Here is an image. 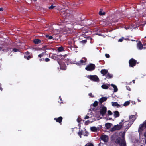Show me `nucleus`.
Returning <instances> with one entry per match:
<instances>
[{
    "label": "nucleus",
    "mask_w": 146,
    "mask_h": 146,
    "mask_svg": "<svg viewBox=\"0 0 146 146\" xmlns=\"http://www.w3.org/2000/svg\"><path fill=\"white\" fill-rule=\"evenodd\" d=\"M113 77V75L110 74V73H108L107 75L106 76V78L108 79H110L111 78Z\"/></svg>",
    "instance_id": "aec40b11"
},
{
    "label": "nucleus",
    "mask_w": 146,
    "mask_h": 146,
    "mask_svg": "<svg viewBox=\"0 0 146 146\" xmlns=\"http://www.w3.org/2000/svg\"><path fill=\"white\" fill-rule=\"evenodd\" d=\"M130 102L129 101H127L125 102L124 104V106H127L129 104Z\"/></svg>",
    "instance_id": "c756f323"
},
{
    "label": "nucleus",
    "mask_w": 146,
    "mask_h": 146,
    "mask_svg": "<svg viewBox=\"0 0 146 146\" xmlns=\"http://www.w3.org/2000/svg\"><path fill=\"white\" fill-rule=\"evenodd\" d=\"M124 38L122 37L121 38H120L119 40V41L122 42Z\"/></svg>",
    "instance_id": "a18cd8bd"
},
{
    "label": "nucleus",
    "mask_w": 146,
    "mask_h": 146,
    "mask_svg": "<svg viewBox=\"0 0 146 146\" xmlns=\"http://www.w3.org/2000/svg\"><path fill=\"white\" fill-rule=\"evenodd\" d=\"M105 56L106 58H108L110 57V55L109 54H105Z\"/></svg>",
    "instance_id": "ea45409f"
},
{
    "label": "nucleus",
    "mask_w": 146,
    "mask_h": 146,
    "mask_svg": "<svg viewBox=\"0 0 146 146\" xmlns=\"http://www.w3.org/2000/svg\"><path fill=\"white\" fill-rule=\"evenodd\" d=\"M90 129L92 131L96 132L97 130V128L95 127H91Z\"/></svg>",
    "instance_id": "a878e982"
},
{
    "label": "nucleus",
    "mask_w": 146,
    "mask_h": 146,
    "mask_svg": "<svg viewBox=\"0 0 146 146\" xmlns=\"http://www.w3.org/2000/svg\"><path fill=\"white\" fill-rule=\"evenodd\" d=\"M88 95L91 97L93 98L94 97V96L91 93H89Z\"/></svg>",
    "instance_id": "4c0bfd02"
},
{
    "label": "nucleus",
    "mask_w": 146,
    "mask_h": 146,
    "mask_svg": "<svg viewBox=\"0 0 146 146\" xmlns=\"http://www.w3.org/2000/svg\"><path fill=\"white\" fill-rule=\"evenodd\" d=\"M84 136H87L88 135H84Z\"/></svg>",
    "instance_id": "0e129e2a"
},
{
    "label": "nucleus",
    "mask_w": 146,
    "mask_h": 146,
    "mask_svg": "<svg viewBox=\"0 0 146 146\" xmlns=\"http://www.w3.org/2000/svg\"><path fill=\"white\" fill-rule=\"evenodd\" d=\"M81 42L82 43H86L87 42V40H82L81 41Z\"/></svg>",
    "instance_id": "37998d69"
},
{
    "label": "nucleus",
    "mask_w": 146,
    "mask_h": 146,
    "mask_svg": "<svg viewBox=\"0 0 146 146\" xmlns=\"http://www.w3.org/2000/svg\"><path fill=\"white\" fill-rule=\"evenodd\" d=\"M96 68L95 65L92 63H90L85 68V69L87 71H92L94 70Z\"/></svg>",
    "instance_id": "7ed1b4c3"
},
{
    "label": "nucleus",
    "mask_w": 146,
    "mask_h": 146,
    "mask_svg": "<svg viewBox=\"0 0 146 146\" xmlns=\"http://www.w3.org/2000/svg\"><path fill=\"white\" fill-rule=\"evenodd\" d=\"M111 85L114 88V92H116L117 91L118 89V88H117V86L115 85L111 84Z\"/></svg>",
    "instance_id": "b1692460"
},
{
    "label": "nucleus",
    "mask_w": 146,
    "mask_h": 146,
    "mask_svg": "<svg viewBox=\"0 0 146 146\" xmlns=\"http://www.w3.org/2000/svg\"><path fill=\"white\" fill-rule=\"evenodd\" d=\"M15 2H19L20 0H13Z\"/></svg>",
    "instance_id": "5fc2aeb1"
},
{
    "label": "nucleus",
    "mask_w": 146,
    "mask_h": 146,
    "mask_svg": "<svg viewBox=\"0 0 146 146\" xmlns=\"http://www.w3.org/2000/svg\"><path fill=\"white\" fill-rule=\"evenodd\" d=\"M112 125V124L110 123H107L105 124V126L107 129H109L111 127Z\"/></svg>",
    "instance_id": "412c9836"
},
{
    "label": "nucleus",
    "mask_w": 146,
    "mask_h": 146,
    "mask_svg": "<svg viewBox=\"0 0 146 146\" xmlns=\"http://www.w3.org/2000/svg\"><path fill=\"white\" fill-rule=\"evenodd\" d=\"M13 51L14 52H17L19 51V50L16 48H14L13 49Z\"/></svg>",
    "instance_id": "a19ab883"
},
{
    "label": "nucleus",
    "mask_w": 146,
    "mask_h": 146,
    "mask_svg": "<svg viewBox=\"0 0 146 146\" xmlns=\"http://www.w3.org/2000/svg\"><path fill=\"white\" fill-rule=\"evenodd\" d=\"M100 138L101 139L103 140L104 142H107L108 141V136L106 135H102Z\"/></svg>",
    "instance_id": "4468645a"
},
{
    "label": "nucleus",
    "mask_w": 146,
    "mask_h": 146,
    "mask_svg": "<svg viewBox=\"0 0 146 146\" xmlns=\"http://www.w3.org/2000/svg\"><path fill=\"white\" fill-rule=\"evenodd\" d=\"M54 120H55L57 122L59 123L61 125L62 124V122L63 120V118L61 116H60L58 118H55Z\"/></svg>",
    "instance_id": "ddd939ff"
},
{
    "label": "nucleus",
    "mask_w": 146,
    "mask_h": 146,
    "mask_svg": "<svg viewBox=\"0 0 146 146\" xmlns=\"http://www.w3.org/2000/svg\"><path fill=\"white\" fill-rule=\"evenodd\" d=\"M82 19L80 17V18H79L78 19V21H82Z\"/></svg>",
    "instance_id": "3c124183"
},
{
    "label": "nucleus",
    "mask_w": 146,
    "mask_h": 146,
    "mask_svg": "<svg viewBox=\"0 0 146 146\" xmlns=\"http://www.w3.org/2000/svg\"><path fill=\"white\" fill-rule=\"evenodd\" d=\"M2 49V48L0 47V50H1Z\"/></svg>",
    "instance_id": "e2e57ef3"
},
{
    "label": "nucleus",
    "mask_w": 146,
    "mask_h": 146,
    "mask_svg": "<svg viewBox=\"0 0 146 146\" xmlns=\"http://www.w3.org/2000/svg\"><path fill=\"white\" fill-rule=\"evenodd\" d=\"M137 48L139 49H142L143 48V46L140 41H139L137 43Z\"/></svg>",
    "instance_id": "f3484780"
},
{
    "label": "nucleus",
    "mask_w": 146,
    "mask_h": 146,
    "mask_svg": "<svg viewBox=\"0 0 146 146\" xmlns=\"http://www.w3.org/2000/svg\"><path fill=\"white\" fill-rule=\"evenodd\" d=\"M144 135L145 137L146 138V132H145L144 133Z\"/></svg>",
    "instance_id": "603ef678"
},
{
    "label": "nucleus",
    "mask_w": 146,
    "mask_h": 146,
    "mask_svg": "<svg viewBox=\"0 0 146 146\" xmlns=\"http://www.w3.org/2000/svg\"><path fill=\"white\" fill-rule=\"evenodd\" d=\"M114 116L115 118H117L119 117L120 114L119 112L117 111H115L113 112Z\"/></svg>",
    "instance_id": "a211bd4d"
},
{
    "label": "nucleus",
    "mask_w": 146,
    "mask_h": 146,
    "mask_svg": "<svg viewBox=\"0 0 146 146\" xmlns=\"http://www.w3.org/2000/svg\"><path fill=\"white\" fill-rule=\"evenodd\" d=\"M82 131H79L78 133V135L80 136V138H81V135H82Z\"/></svg>",
    "instance_id": "7c9ffc66"
},
{
    "label": "nucleus",
    "mask_w": 146,
    "mask_h": 146,
    "mask_svg": "<svg viewBox=\"0 0 146 146\" xmlns=\"http://www.w3.org/2000/svg\"><path fill=\"white\" fill-rule=\"evenodd\" d=\"M41 42L40 40L39 39H36L34 40L33 42L35 44H38Z\"/></svg>",
    "instance_id": "5701e85b"
},
{
    "label": "nucleus",
    "mask_w": 146,
    "mask_h": 146,
    "mask_svg": "<svg viewBox=\"0 0 146 146\" xmlns=\"http://www.w3.org/2000/svg\"><path fill=\"white\" fill-rule=\"evenodd\" d=\"M110 86V85L107 84H103L102 85L101 87L102 88L105 89H107Z\"/></svg>",
    "instance_id": "6ab92c4d"
},
{
    "label": "nucleus",
    "mask_w": 146,
    "mask_h": 146,
    "mask_svg": "<svg viewBox=\"0 0 146 146\" xmlns=\"http://www.w3.org/2000/svg\"><path fill=\"white\" fill-rule=\"evenodd\" d=\"M50 59L48 58H47L45 59V61L46 62H49V61H50Z\"/></svg>",
    "instance_id": "79ce46f5"
},
{
    "label": "nucleus",
    "mask_w": 146,
    "mask_h": 146,
    "mask_svg": "<svg viewBox=\"0 0 146 146\" xmlns=\"http://www.w3.org/2000/svg\"><path fill=\"white\" fill-rule=\"evenodd\" d=\"M132 82L134 83H135V80H133L132 81Z\"/></svg>",
    "instance_id": "bf43d9fd"
},
{
    "label": "nucleus",
    "mask_w": 146,
    "mask_h": 146,
    "mask_svg": "<svg viewBox=\"0 0 146 146\" xmlns=\"http://www.w3.org/2000/svg\"><path fill=\"white\" fill-rule=\"evenodd\" d=\"M81 2H82V1H79V2H78V3H79V4H81Z\"/></svg>",
    "instance_id": "4d7b16f0"
},
{
    "label": "nucleus",
    "mask_w": 146,
    "mask_h": 146,
    "mask_svg": "<svg viewBox=\"0 0 146 146\" xmlns=\"http://www.w3.org/2000/svg\"><path fill=\"white\" fill-rule=\"evenodd\" d=\"M107 97H102L99 99V101L100 104H102L103 102L106 101Z\"/></svg>",
    "instance_id": "2eb2a0df"
},
{
    "label": "nucleus",
    "mask_w": 146,
    "mask_h": 146,
    "mask_svg": "<svg viewBox=\"0 0 146 146\" xmlns=\"http://www.w3.org/2000/svg\"><path fill=\"white\" fill-rule=\"evenodd\" d=\"M116 130H117L116 129V128L115 126H114L111 129V131H115Z\"/></svg>",
    "instance_id": "f704fd0d"
},
{
    "label": "nucleus",
    "mask_w": 146,
    "mask_h": 146,
    "mask_svg": "<svg viewBox=\"0 0 146 146\" xmlns=\"http://www.w3.org/2000/svg\"><path fill=\"white\" fill-rule=\"evenodd\" d=\"M105 14V12H102L101 11H100L99 12V14L100 15H104Z\"/></svg>",
    "instance_id": "c9c22d12"
},
{
    "label": "nucleus",
    "mask_w": 146,
    "mask_h": 146,
    "mask_svg": "<svg viewBox=\"0 0 146 146\" xmlns=\"http://www.w3.org/2000/svg\"><path fill=\"white\" fill-rule=\"evenodd\" d=\"M86 60L87 59L86 58H83L82 59L80 60V62L74 63L73 64H75L76 65L78 66H80L81 65H85L86 62Z\"/></svg>",
    "instance_id": "39448f33"
},
{
    "label": "nucleus",
    "mask_w": 146,
    "mask_h": 146,
    "mask_svg": "<svg viewBox=\"0 0 146 146\" xmlns=\"http://www.w3.org/2000/svg\"><path fill=\"white\" fill-rule=\"evenodd\" d=\"M108 71L107 70L102 69L101 70L100 72L103 76L105 75L108 73Z\"/></svg>",
    "instance_id": "dca6fc26"
},
{
    "label": "nucleus",
    "mask_w": 146,
    "mask_h": 146,
    "mask_svg": "<svg viewBox=\"0 0 146 146\" xmlns=\"http://www.w3.org/2000/svg\"><path fill=\"white\" fill-rule=\"evenodd\" d=\"M25 55L24 56L25 58L29 60L33 57L32 54H31L29 52L27 51L25 53Z\"/></svg>",
    "instance_id": "1a4fd4ad"
},
{
    "label": "nucleus",
    "mask_w": 146,
    "mask_h": 146,
    "mask_svg": "<svg viewBox=\"0 0 146 146\" xmlns=\"http://www.w3.org/2000/svg\"><path fill=\"white\" fill-rule=\"evenodd\" d=\"M87 78L90 79L91 80L95 82H99V79L98 77L96 75H88L87 76Z\"/></svg>",
    "instance_id": "20e7f679"
},
{
    "label": "nucleus",
    "mask_w": 146,
    "mask_h": 146,
    "mask_svg": "<svg viewBox=\"0 0 146 146\" xmlns=\"http://www.w3.org/2000/svg\"><path fill=\"white\" fill-rule=\"evenodd\" d=\"M108 115H111L113 114L112 112L110 110L108 111Z\"/></svg>",
    "instance_id": "72a5a7b5"
},
{
    "label": "nucleus",
    "mask_w": 146,
    "mask_h": 146,
    "mask_svg": "<svg viewBox=\"0 0 146 146\" xmlns=\"http://www.w3.org/2000/svg\"><path fill=\"white\" fill-rule=\"evenodd\" d=\"M61 15H62L63 19L61 20V22L66 23L68 21V20L73 17L72 15L71 14V11L68 9L61 10Z\"/></svg>",
    "instance_id": "f257e3e1"
},
{
    "label": "nucleus",
    "mask_w": 146,
    "mask_h": 146,
    "mask_svg": "<svg viewBox=\"0 0 146 146\" xmlns=\"http://www.w3.org/2000/svg\"><path fill=\"white\" fill-rule=\"evenodd\" d=\"M74 48H78V47L76 45H74Z\"/></svg>",
    "instance_id": "864d4df0"
},
{
    "label": "nucleus",
    "mask_w": 146,
    "mask_h": 146,
    "mask_svg": "<svg viewBox=\"0 0 146 146\" xmlns=\"http://www.w3.org/2000/svg\"><path fill=\"white\" fill-rule=\"evenodd\" d=\"M125 132H123L121 133V136L122 137V138L123 139L125 138Z\"/></svg>",
    "instance_id": "473e14b6"
},
{
    "label": "nucleus",
    "mask_w": 146,
    "mask_h": 146,
    "mask_svg": "<svg viewBox=\"0 0 146 146\" xmlns=\"http://www.w3.org/2000/svg\"><path fill=\"white\" fill-rule=\"evenodd\" d=\"M144 38H146V36L145 37H144Z\"/></svg>",
    "instance_id": "338daca9"
},
{
    "label": "nucleus",
    "mask_w": 146,
    "mask_h": 146,
    "mask_svg": "<svg viewBox=\"0 0 146 146\" xmlns=\"http://www.w3.org/2000/svg\"><path fill=\"white\" fill-rule=\"evenodd\" d=\"M138 101L139 102H140V100H139V99H138Z\"/></svg>",
    "instance_id": "052dcab7"
},
{
    "label": "nucleus",
    "mask_w": 146,
    "mask_h": 146,
    "mask_svg": "<svg viewBox=\"0 0 146 146\" xmlns=\"http://www.w3.org/2000/svg\"><path fill=\"white\" fill-rule=\"evenodd\" d=\"M89 118V116H87V115H86L85 116V117H84V119H88Z\"/></svg>",
    "instance_id": "de8ad7c7"
},
{
    "label": "nucleus",
    "mask_w": 146,
    "mask_h": 146,
    "mask_svg": "<svg viewBox=\"0 0 146 146\" xmlns=\"http://www.w3.org/2000/svg\"><path fill=\"white\" fill-rule=\"evenodd\" d=\"M46 38H48L49 39H52L53 37L51 36H49L48 35H46Z\"/></svg>",
    "instance_id": "2f4dec72"
},
{
    "label": "nucleus",
    "mask_w": 146,
    "mask_h": 146,
    "mask_svg": "<svg viewBox=\"0 0 146 146\" xmlns=\"http://www.w3.org/2000/svg\"><path fill=\"white\" fill-rule=\"evenodd\" d=\"M49 56H50L51 58L54 60H56L58 63L60 64L59 61L60 60V59L59 58V56L58 55L55 54H52L51 55H50Z\"/></svg>",
    "instance_id": "9d476101"
},
{
    "label": "nucleus",
    "mask_w": 146,
    "mask_h": 146,
    "mask_svg": "<svg viewBox=\"0 0 146 146\" xmlns=\"http://www.w3.org/2000/svg\"><path fill=\"white\" fill-rule=\"evenodd\" d=\"M111 119H112L111 118H109V119L111 120Z\"/></svg>",
    "instance_id": "69168bd1"
},
{
    "label": "nucleus",
    "mask_w": 146,
    "mask_h": 146,
    "mask_svg": "<svg viewBox=\"0 0 146 146\" xmlns=\"http://www.w3.org/2000/svg\"><path fill=\"white\" fill-rule=\"evenodd\" d=\"M137 63V61L133 58L131 59L129 61V66L133 67L135 66Z\"/></svg>",
    "instance_id": "0eeeda50"
},
{
    "label": "nucleus",
    "mask_w": 146,
    "mask_h": 146,
    "mask_svg": "<svg viewBox=\"0 0 146 146\" xmlns=\"http://www.w3.org/2000/svg\"><path fill=\"white\" fill-rule=\"evenodd\" d=\"M129 119L130 121H132V123H133V122L135 119V115H131L129 117Z\"/></svg>",
    "instance_id": "4be33fe9"
},
{
    "label": "nucleus",
    "mask_w": 146,
    "mask_h": 146,
    "mask_svg": "<svg viewBox=\"0 0 146 146\" xmlns=\"http://www.w3.org/2000/svg\"><path fill=\"white\" fill-rule=\"evenodd\" d=\"M78 126H79V127H80V124H78Z\"/></svg>",
    "instance_id": "680f3d73"
},
{
    "label": "nucleus",
    "mask_w": 146,
    "mask_h": 146,
    "mask_svg": "<svg viewBox=\"0 0 146 146\" xmlns=\"http://www.w3.org/2000/svg\"><path fill=\"white\" fill-rule=\"evenodd\" d=\"M3 9L2 8H0V11H3Z\"/></svg>",
    "instance_id": "6e6d98bb"
},
{
    "label": "nucleus",
    "mask_w": 146,
    "mask_h": 146,
    "mask_svg": "<svg viewBox=\"0 0 146 146\" xmlns=\"http://www.w3.org/2000/svg\"><path fill=\"white\" fill-rule=\"evenodd\" d=\"M64 49V48L63 47L61 46L58 47V50L59 52H61Z\"/></svg>",
    "instance_id": "cd10ccee"
},
{
    "label": "nucleus",
    "mask_w": 146,
    "mask_h": 146,
    "mask_svg": "<svg viewBox=\"0 0 146 146\" xmlns=\"http://www.w3.org/2000/svg\"><path fill=\"white\" fill-rule=\"evenodd\" d=\"M112 105L114 106H117V107H119L120 106V105L117 102H112Z\"/></svg>",
    "instance_id": "393cba45"
},
{
    "label": "nucleus",
    "mask_w": 146,
    "mask_h": 146,
    "mask_svg": "<svg viewBox=\"0 0 146 146\" xmlns=\"http://www.w3.org/2000/svg\"><path fill=\"white\" fill-rule=\"evenodd\" d=\"M107 108L105 106H103L100 109V113L102 115V116L103 117L106 113L107 111Z\"/></svg>",
    "instance_id": "6e6552de"
},
{
    "label": "nucleus",
    "mask_w": 146,
    "mask_h": 146,
    "mask_svg": "<svg viewBox=\"0 0 146 146\" xmlns=\"http://www.w3.org/2000/svg\"><path fill=\"white\" fill-rule=\"evenodd\" d=\"M124 121V119H123L121 122L119 123V125L117 124L115 125L117 130H119L122 128L123 125V123L125 122Z\"/></svg>",
    "instance_id": "9b49d317"
},
{
    "label": "nucleus",
    "mask_w": 146,
    "mask_h": 146,
    "mask_svg": "<svg viewBox=\"0 0 146 146\" xmlns=\"http://www.w3.org/2000/svg\"><path fill=\"white\" fill-rule=\"evenodd\" d=\"M80 119H77V122H78V123H80V122H81V120H82V119H81V118H80Z\"/></svg>",
    "instance_id": "09e8293b"
},
{
    "label": "nucleus",
    "mask_w": 146,
    "mask_h": 146,
    "mask_svg": "<svg viewBox=\"0 0 146 146\" xmlns=\"http://www.w3.org/2000/svg\"><path fill=\"white\" fill-rule=\"evenodd\" d=\"M77 4H76V3L73 4V5H74V6L76 5Z\"/></svg>",
    "instance_id": "13d9d810"
},
{
    "label": "nucleus",
    "mask_w": 146,
    "mask_h": 146,
    "mask_svg": "<svg viewBox=\"0 0 146 146\" xmlns=\"http://www.w3.org/2000/svg\"><path fill=\"white\" fill-rule=\"evenodd\" d=\"M115 142L116 144H119L120 146H126V144L125 141L121 139L120 137H118L115 141Z\"/></svg>",
    "instance_id": "f03ea898"
},
{
    "label": "nucleus",
    "mask_w": 146,
    "mask_h": 146,
    "mask_svg": "<svg viewBox=\"0 0 146 146\" xmlns=\"http://www.w3.org/2000/svg\"><path fill=\"white\" fill-rule=\"evenodd\" d=\"M45 55V53L44 52H43L41 54H39L38 55V57L40 58H41L42 57H43Z\"/></svg>",
    "instance_id": "c85d7f7f"
},
{
    "label": "nucleus",
    "mask_w": 146,
    "mask_h": 146,
    "mask_svg": "<svg viewBox=\"0 0 146 146\" xmlns=\"http://www.w3.org/2000/svg\"><path fill=\"white\" fill-rule=\"evenodd\" d=\"M129 29V28H126V29Z\"/></svg>",
    "instance_id": "774afa93"
},
{
    "label": "nucleus",
    "mask_w": 146,
    "mask_h": 146,
    "mask_svg": "<svg viewBox=\"0 0 146 146\" xmlns=\"http://www.w3.org/2000/svg\"><path fill=\"white\" fill-rule=\"evenodd\" d=\"M56 0H50V4L51 5L50 6H49L48 7V8L49 9H53L54 8H55L56 7Z\"/></svg>",
    "instance_id": "423d86ee"
},
{
    "label": "nucleus",
    "mask_w": 146,
    "mask_h": 146,
    "mask_svg": "<svg viewBox=\"0 0 146 146\" xmlns=\"http://www.w3.org/2000/svg\"><path fill=\"white\" fill-rule=\"evenodd\" d=\"M85 146H93V145L91 143H89L86 144Z\"/></svg>",
    "instance_id": "e433bc0d"
},
{
    "label": "nucleus",
    "mask_w": 146,
    "mask_h": 146,
    "mask_svg": "<svg viewBox=\"0 0 146 146\" xmlns=\"http://www.w3.org/2000/svg\"><path fill=\"white\" fill-rule=\"evenodd\" d=\"M39 61L40 62H41L42 61H45V59L43 58H41L40 59H39Z\"/></svg>",
    "instance_id": "49530a36"
},
{
    "label": "nucleus",
    "mask_w": 146,
    "mask_h": 146,
    "mask_svg": "<svg viewBox=\"0 0 146 146\" xmlns=\"http://www.w3.org/2000/svg\"><path fill=\"white\" fill-rule=\"evenodd\" d=\"M98 102L97 101H95L94 102L93 106L94 107H96L98 105Z\"/></svg>",
    "instance_id": "bb28decb"
},
{
    "label": "nucleus",
    "mask_w": 146,
    "mask_h": 146,
    "mask_svg": "<svg viewBox=\"0 0 146 146\" xmlns=\"http://www.w3.org/2000/svg\"><path fill=\"white\" fill-rule=\"evenodd\" d=\"M132 123L131 124H130V125H129V123L128 125H127V129H128L129 127H130V126L131 125V124H132Z\"/></svg>",
    "instance_id": "8fccbe9b"
},
{
    "label": "nucleus",
    "mask_w": 146,
    "mask_h": 146,
    "mask_svg": "<svg viewBox=\"0 0 146 146\" xmlns=\"http://www.w3.org/2000/svg\"><path fill=\"white\" fill-rule=\"evenodd\" d=\"M126 88L127 90L130 91H131V89L129 86H126Z\"/></svg>",
    "instance_id": "c03bdc74"
},
{
    "label": "nucleus",
    "mask_w": 146,
    "mask_h": 146,
    "mask_svg": "<svg viewBox=\"0 0 146 146\" xmlns=\"http://www.w3.org/2000/svg\"><path fill=\"white\" fill-rule=\"evenodd\" d=\"M144 127L146 128V120L143 122L142 124H140L139 125V129L141 131L143 130L144 129Z\"/></svg>",
    "instance_id": "f8f14e48"
},
{
    "label": "nucleus",
    "mask_w": 146,
    "mask_h": 146,
    "mask_svg": "<svg viewBox=\"0 0 146 146\" xmlns=\"http://www.w3.org/2000/svg\"><path fill=\"white\" fill-rule=\"evenodd\" d=\"M90 121L89 120H88L86 121L85 122V125H87L89 123Z\"/></svg>",
    "instance_id": "58836bf2"
}]
</instances>
